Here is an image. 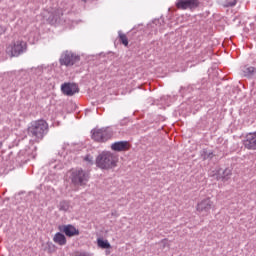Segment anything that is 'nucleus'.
<instances>
[{
  "instance_id": "nucleus-17",
  "label": "nucleus",
  "mask_w": 256,
  "mask_h": 256,
  "mask_svg": "<svg viewBox=\"0 0 256 256\" xmlns=\"http://www.w3.org/2000/svg\"><path fill=\"white\" fill-rule=\"evenodd\" d=\"M223 7H235L237 5V0H225L222 2Z\"/></svg>"
},
{
  "instance_id": "nucleus-14",
  "label": "nucleus",
  "mask_w": 256,
  "mask_h": 256,
  "mask_svg": "<svg viewBox=\"0 0 256 256\" xmlns=\"http://www.w3.org/2000/svg\"><path fill=\"white\" fill-rule=\"evenodd\" d=\"M53 241L56 243V245H60L63 247V245H67V238L63 233L57 232L54 237Z\"/></svg>"
},
{
  "instance_id": "nucleus-20",
  "label": "nucleus",
  "mask_w": 256,
  "mask_h": 256,
  "mask_svg": "<svg viewBox=\"0 0 256 256\" xmlns=\"http://www.w3.org/2000/svg\"><path fill=\"white\" fill-rule=\"evenodd\" d=\"M244 73H248L249 75H251L252 73H255V67L246 68Z\"/></svg>"
},
{
  "instance_id": "nucleus-10",
  "label": "nucleus",
  "mask_w": 256,
  "mask_h": 256,
  "mask_svg": "<svg viewBox=\"0 0 256 256\" xmlns=\"http://www.w3.org/2000/svg\"><path fill=\"white\" fill-rule=\"evenodd\" d=\"M61 91L64 95L71 97L74 93H79V87L75 83H64L61 86Z\"/></svg>"
},
{
  "instance_id": "nucleus-11",
  "label": "nucleus",
  "mask_w": 256,
  "mask_h": 256,
  "mask_svg": "<svg viewBox=\"0 0 256 256\" xmlns=\"http://www.w3.org/2000/svg\"><path fill=\"white\" fill-rule=\"evenodd\" d=\"M129 149H131V144L127 141H118L111 144V150L118 153L122 151H129Z\"/></svg>"
},
{
  "instance_id": "nucleus-1",
  "label": "nucleus",
  "mask_w": 256,
  "mask_h": 256,
  "mask_svg": "<svg viewBox=\"0 0 256 256\" xmlns=\"http://www.w3.org/2000/svg\"><path fill=\"white\" fill-rule=\"evenodd\" d=\"M47 131H49V124L43 119L32 121L28 127V135L36 143H39L45 137Z\"/></svg>"
},
{
  "instance_id": "nucleus-4",
  "label": "nucleus",
  "mask_w": 256,
  "mask_h": 256,
  "mask_svg": "<svg viewBox=\"0 0 256 256\" xmlns=\"http://www.w3.org/2000/svg\"><path fill=\"white\" fill-rule=\"evenodd\" d=\"M79 61H81V57L75 52L69 50L62 52L59 58L60 65L64 67H73V65L79 63Z\"/></svg>"
},
{
  "instance_id": "nucleus-23",
  "label": "nucleus",
  "mask_w": 256,
  "mask_h": 256,
  "mask_svg": "<svg viewBox=\"0 0 256 256\" xmlns=\"http://www.w3.org/2000/svg\"><path fill=\"white\" fill-rule=\"evenodd\" d=\"M3 147V142H0V149Z\"/></svg>"
},
{
  "instance_id": "nucleus-21",
  "label": "nucleus",
  "mask_w": 256,
  "mask_h": 256,
  "mask_svg": "<svg viewBox=\"0 0 256 256\" xmlns=\"http://www.w3.org/2000/svg\"><path fill=\"white\" fill-rule=\"evenodd\" d=\"M84 161H87L88 163H90L91 165H93V156H86L84 158Z\"/></svg>"
},
{
  "instance_id": "nucleus-2",
  "label": "nucleus",
  "mask_w": 256,
  "mask_h": 256,
  "mask_svg": "<svg viewBox=\"0 0 256 256\" xmlns=\"http://www.w3.org/2000/svg\"><path fill=\"white\" fill-rule=\"evenodd\" d=\"M119 163V157L113 152L103 151L96 158V167L109 171V169H115Z\"/></svg>"
},
{
  "instance_id": "nucleus-8",
  "label": "nucleus",
  "mask_w": 256,
  "mask_h": 256,
  "mask_svg": "<svg viewBox=\"0 0 256 256\" xmlns=\"http://www.w3.org/2000/svg\"><path fill=\"white\" fill-rule=\"evenodd\" d=\"M176 7L182 11H186L187 9L193 11V9L199 7V0H177Z\"/></svg>"
},
{
  "instance_id": "nucleus-15",
  "label": "nucleus",
  "mask_w": 256,
  "mask_h": 256,
  "mask_svg": "<svg viewBox=\"0 0 256 256\" xmlns=\"http://www.w3.org/2000/svg\"><path fill=\"white\" fill-rule=\"evenodd\" d=\"M97 245L100 249H111V244L108 240H103L101 238L97 239Z\"/></svg>"
},
{
  "instance_id": "nucleus-13",
  "label": "nucleus",
  "mask_w": 256,
  "mask_h": 256,
  "mask_svg": "<svg viewBox=\"0 0 256 256\" xmlns=\"http://www.w3.org/2000/svg\"><path fill=\"white\" fill-rule=\"evenodd\" d=\"M231 175H233V170H231V168H225L222 173H218L216 179L217 181H222L223 183H226V181H229V179H231Z\"/></svg>"
},
{
  "instance_id": "nucleus-6",
  "label": "nucleus",
  "mask_w": 256,
  "mask_h": 256,
  "mask_svg": "<svg viewBox=\"0 0 256 256\" xmlns=\"http://www.w3.org/2000/svg\"><path fill=\"white\" fill-rule=\"evenodd\" d=\"M211 209H215V202L212 201L211 197H205L196 204V211L200 215H202V213L209 215Z\"/></svg>"
},
{
  "instance_id": "nucleus-3",
  "label": "nucleus",
  "mask_w": 256,
  "mask_h": 256,
  "mask_svg": "<svg viewBox=\"0 0 256 256\" xmlns=\"http://www.w3.org/2000/svg\"><path fill=\"white\" fill-rule=\"evenodd\" d=\"M25 51H27V42L23 40L14 41L6 47V53L9 57H19Z\"/></svg>"
},
{
  "instance_id": "nucleus-16",
  "label": "nucleus",
  "mask_w": 256,
  "mask_h": 256,
  "mask_svg": "<svg viewBox=\"0 0 256 256\" xmlns=\"http://www.w3.org/2000/svg\"><path fill=\"white\" fill-rule=\"evenodd\" d=\"M119 39L122 45H124L125 47L129 45V39L127 38L126 34L119 32Z\"/></svg>"
},
{
  "instance_id": "nucleus-19",
  "label": "nucleus",
  "mask_w": 256,
  "mask_h": 256,
  "mask_svg": "<svg viewBox=\"0 0 256 256\" xmlns=\"http://www.w3.org/2000/svg\"><path fill=\"white\" fill-rule=\"evenodd\" d=\"M213 157H214L213 152H208L204 150L202 153V158L204 159V161L207 159H213Z\"/></svg>"
},
{
  "instance_id": "nucleus-7",
  "label": "nucleus",
  "mask_w": 256,
  "mask_h": 256,
  "mask_svg": "<svg viewBox=\"0 0 256 256\" xmlns=\"http://www.w3.org/2000/svg\"><path fill=\"white\" fill-rule=\"evenodd\" d=\"M70 179L74 185H85L89 182V173H85L83 169H75L71 171Z\"/></svg>"
},
{
  "instance_id": "nucleus-18",
  "label": "nucleus",
  "mask_w": 256,
  "mask_h": 256,
  "mask_svg": "<svg viewBox=\"0 0 256 256\" xmlns=\"http://www.w3.org/2000/svg\"><path fill=\"white\" fill-rule=\"evenodd\" d=\"M69 209H70L69 202L67 201L60 202L59 211H68Z\"/></svg>"
},
{
  "instance_id": "nucleus-22",
  "label": "nucleus",
  "mask_w": 256,
  "mask_h": 256,
  "mask_svg": "<svg viewBox=\"0 0 256 256\" xmlns=\"http://www.w3.org/2000/svg\"><path fill=\"white\" fill-rule=\"evenodd\" d=\"M74 256H91L89 253L76 252Z\"/></svg>"
},
{
  "instance_id": "nucleus-12",
  "label": "nucleus",
  "mask_w": 256,
  "mask_h": 256,
  "mask_svg": "<svg viewBox=\"0 0 256 256\" xmlns=\"http://www.w3.org/2000/svg\"><path fill=\"white\" fill-rule=\"evenodd\" d=\"M63 233H65L66 237H75L79 235V229L75 228V226L69 224V225H64L62 227Z\"/></svg>"
},
{
  "instance_id": "nucleus-9",
  "label": "nucleus",
  "mask_w": 256,
  "mask_h": 256,
  "mask_svg": "<svg viewBox=\"0 0 256 256\" xmlns=\"http://www.w3.org/2000/svg\"><path fill=\"white\" fill-rule=\"evenodd\" d=\"M243 145L249 151H256V132L246 134Z\"/></svg>"
},
{
  "instance_id": "nucleus-5",
  "label": "nucleus",
  "mask_w": 256,
  "mask_h": 256,
  "mask_svg": "<svg viewBox=\"0 0 256 256\" xmlns=\"http://www.w3.org/2000/svg\"><path fill=\"white\" fill-rule=\"evenodd\" d=\"M113 137L111 128H95L92 130V139L97 143H105Z\"/></svg>"
}]
</instances>
